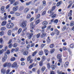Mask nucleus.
Returning <instances> with one entry per match:
<instances>
[{
  "label": "nucleus",
  "instance_id": "f257e3e1",
  "mask_svg": "<svg viewBox=\"0 0 74 74\" xmlns=\"http://www.w3.org/2000/svg\"><path fill=\"white\" fill-rule=\"evenodd\" d=\"M30 32H31V34L27 32L26 33V34L27 36H28V38L29 39H30L32 37V36L33 35V31L31 30Z\"/></svg>",
  "mask_w": 74,
  "mask_h": 74
},
{
  "label": "nucleus",
  "instance_id": "f03ea898",
  "mask_svg": "<svg viewBox=\"0 0 74 74\" xmlns=\"http://www.w3.org/2000/svg\"><path fill=\"white\" fill-rule=\"evenodd\" d=\"M14 26L13 23H10L6 25V27L8 29H11Z\"/></svg>",
  "mask_w": 74,
  "mask_h": 74
},
{
  "label": "nucleus",
  "instance_id": "7ed1b4c3",
  "mask_svg": "<svg viewBox=\"0 0 74 74\" xmlns=\"http://www.w3.org/2000/svg\"><path fill=\"white\" fill-rule=\"evenodd\" d=\"M11 66V64L10 63L5 62L3 65V67H10Z\"/></svg>",
  "mask_w": 74,
  "mask_h": 74
},
{
  "label": "nucleus",
  "instance_id": "20e7f679",
  "mask_svg": "<svg viewBox=\"0 0 74 74\" xmlns=\"http://www.w3.org/2000/svg\"><path fill=\"white\" fill-rule=\"evenodd\" d=\"M21 27H25L26 26V23H25V21H23V22L21 24Z\"/></svg>",
  "mask_w": 74,
  "mask_h": 74
},
{
  "label": "nucleus",
  "instance_id": "39448f33",
  "mask_svg": "<svg viewBox=\"0 0 74 74\" xmlns=\"http://www.w3.org/2000/svg\"><path fill=\"white\" fill-rule=\"evenodd\" d=\"M19 9V6H15L13 8V11H17Z\"/></svg>",
  "mask_w": 74,
  "mask_h": 74
},
{
  "label": "nucleus",
  "instance_id": "423d86ee",
  "mask_svg": "<svg viewBox=\"0 0 74 74\" xmlns=\"http://www.w3.org/2000/svg\"><path fill=\"white\" fill-rule=\"evenodd\" d=\"M54 32L56 33L57 36H58V35H59L60 33V31L58 30L57 29H55Z\"/></svg>",
  "mask_w": 74,
  "mask_h": 74
},
{
  "label": "nucleus",
  "instance_id": "0eeeda50",
  "mask_svg": "<svg viewBox=\"0 0 74 74\" xmlns=\"http://www.w3.org/2000/svg\"><path fill=\"white\" fill-rule=\"evenodd\" d=\"M47 35V33H42L41 35V38H44Z\"/></svg>",
  "mask_w": 74,
  "mask_h": 74
},
{
  "label": "nucleus",
  "instance_id": "6e6552de",
  "mask_svg": "<svg viewBox=\"0 0 74 74\" xmlns=\"http://www.w3.org/2000/svg\"><path fill=\"white\" fill-rule=\"evenodd\" d=\"M53 10H49L48 11V12L49 14H51V15H53L54 14V12H52Z\"/></svg>",
  "mask_w": 74,
  "mask_h": 74
},
{
  "label": "nucleus",
  "instance_id": "1a4fd4ad",
  "mask_svg": "<svg viewBox=\"0 0 74 74\" xmlns=\"http://www.w3.org/2000/svg\"><path fill=\"white\" fill-rule=\"evenodd\" d=\"M16 66H17L16 62H14L12 64V67L13 68H14L15 67H16Z\"/></svg>",
  "mask_w": 74,
  "mask_h": 74
},
{
  "label": "nucleus",
  "instance_id": "9d476101",
  "mask_svg": "<svg viewBox=\"0 0 74 74\" xmlns=\"http://www.w3.org/2000/svg\"><path fill=\"white\" fill-rule=\"evenodd\" d=\"M73 12V11L72 10H70L69 13L68 14V15L69 16H71V15H72V12Z\"/></svg>",
  "mask_w": 74,
  "mask_h": 74
},
{
  "label": "nucleus",
  "instance_id": "9b49d317",
  "mask_svg": "<svg viewBox=\"0 0 74 74\" xmlns=\"http://www.w3.org/2000/svg\"><path fill=\"white\" fill-rule=\"evenodd\" d=\"M6 23H7V21H4L1 23V25L2 26H5L6 25Z\"/></svg>",
  "mask_w": 74,
  "mask_h": 74
},
{
  "label": "nucleus",
  "instance_id": "f8f14e48",
  "mask_svg": "<svg viewBox=\"0 0 74 74\" xmlns=\"http://www.w3.org/2000/svg\"><path fill=\"white\" fill-rule=\"evenodd\" d=\"M44 52L45 53V54L46 56H47L48 55V53H49V51H48L47 49H45L44 50Z\"/></svg>",
  "mask_w": 74,
  "mask_h": 74
},
{
  "label": "nucleus",
  "instance_id": "ddd939ff",
  "mask_svg": "<svg viewBox=\"0 0 74 74\" xmlns=\"http://www.w3.org/2000/svg\"><path fill=\"white\" fill-rule=\"evenodd\" d=\"M30 25L31 27V28H32V29H33L34 28V25H33V22H31L30 23Z\"/></svg>",
  "mask_w": 74,
  "mask_h": 74
},
{
  "label": "nucleus",
  "instance_id": "4468645a",
  "mask_svg": "<svg viewBox=\"0 0 74 74\" xmlns=\"http://www.w3.org/2000/svg\"><path fill=\"white\" fill-rule=\"evenodd\" d=\"M48 24V22L46 21H44L42 23V25L44 26H46Z\"/></svg>",
  "mask_w": 74,
  "mask_h": 74
},
{
  "label": "nucleus",
  "instance_id": "2eb2a0df",
  "mask_svg": "<svg viewBox=\"0 0 74 74\" xmlns=\"http://www.w3.org/2000/svg\"><path fill=\"white\" fill-rule=\"evenodd\" d=\"M34 63H33L32 64H31L29 66V69H32V67H34Z\"/></svg>",
  "mask_w": 74,
  "mask_h": 74
},
{
  "label": "nucleus",
  "instance_id": "dca6fc26",
  "mask_svg": "<svg viewBox=\"0 0 74 74\" xmlns=\"http://www.w3.org/2000/svg\"><path fill=\"white\" fill-rule=\"evenodd\" d=\"M74 25V21H72L70 23V26H73Z\"/></svg>",
  "mask_w": 74,
  "mask_h": 74
},
{
  "label": "nucleus",
  "instance_id": "f3484780",
  "mask_svg": "<svg viewBox=\"0 0 74 74\" xmlns=\"http://www.w3.org/2000/svg\"><path fill=\"white\" fill-rule=\"evenodd\" d=\"M6 71H5V69H3L1 70V73L3 74H5Z\"/></svg>",
  "mask_w": 74,
  "mask_h": 74
},
{
  "label": "nucleus",
  "instance_id": "a211bd4d",
  "mask_svg": "<svg viewBox=\"0 0 74 74\" xmlns=\"http://www.w3.org/2000/svg\"><path fill=\"white\" fill-rule=\"evenodd\" d=\"M29 8H26L24 10V12H25V13H26V12H27L29 11Z\"/></svg>",
  "mask_w": 74,
  "mask_h": 74
},
{
  "label": "nucleus",
  "instance_id": "6ab92c4d",
  "mask_svg": "<svg viewBox=\"0 0 74 74\" xmlns=\"http://www.w3.org/2000/svg\"><path fill=\"white\" fill-rule=\"evenodd\" d=\"M11 33H12L11 30H9L8 32V36H10V35H11Z\"/></svg>",
  "mask_w": 74,
  "mask_h": 74
},
{
  "label": "nucleus",
  "instance_id": "aec40b11",
  "mask_svg": "<svg viewBox=\"0 0 74 74\" xmlns=\"http://www.w3.org/2000/svg\"><path fill=\"white\" fill-rule=\"evenodd\" d=\"M40 66H42L43 65V61L42 60L40 61L39 63Z\"/></svg>",
  "mask_w": 74,
  "mask_h": 74
},
{
  "label": "nucleus",
  "instance_id": "412c9836",
  "mask_svg": "<svg viewBox=\"0 0 74 74\" xmlns=\"http://www.w3.org/2000/svg\"><path fill=\"white\" fill-rule=\"evenodd\" d=\"M31 17H32V16H31V14H29L27 16L26 18L27 19H30V18Z\"/></svg>",
  "mask_w": 74,
  "mask_h": 74
},
{
  "label": "nucleus",
  "instance_id": "4be33fe9",
  "mask_svg": "<svg viewBox=\"0 0 74 74\" xmlns=\"http://www.w3.org/2000/svg\"><path fill=\"white\" fill-rule=\"evenodd\" d=\"M28 54V51H25L23 52V54L24 55H27Z\"/></svg>",
  "mask_w": 74,
  "mask_h": 74
},
{
  "label": "nucleus",
  "instance_id": "5701e85b",
  "mask_svg": "<svg viewBox=\"0 0 74 74\" xmlns=\"http://www.w3.org/2000/svg\"><path fill=\"white\" fill-rule=\"evenodd\" d=\"M43 51H41L39 52L38 54L39 55H43Z\"/></svg>",
  "mask_w": 74,
  "mask_h": 74
},
{
  "label": "nucleus",
  "instance_id": "b1692460",
  "mask_svg": "<svg viewBox=\"0 0 74 74\" xmlns=\"http://www.w3.org/2000/svg\"><path fill=\"white\" fill-rule=\"evenodd\" d=\"M42 3L43 6H45L46 5V1H43Z\"/></svg>",
  "mask_w": 74,
  "mask_h": 74
},
{
  "label": "nucleus",
  "instance_id": "393cba45",
  "mask_svg": "<svg viewBox=\"0 0 74 74\" xmlns=\"http://www.w3.org/2000/svg\"><path fill=\"white\" fill-rule=\"evenodd\" d=\"M37 51H35L32 54V56H34L36 55V54H37Z\"/></svg>",
  "mask_w": 74,
  "mask_h": 74
},
{
  "label": "nucleus",
  "instance_id": "a878e982",
  "mask_svg": "<svg viewBox=\"0 0 74 74\" xmlns=\"http://www.w3.org/2000/svg\"><path fill=\"white\" fill-rule=\"evenodd\" d=\"M9 1H10V4H12L15 1V0H9Z\"/></svg>",
  "mask_w": 74,
  "mask_h": 74
},
{
  "label": "nucleus",
  "instance_id": "bb28decb",
  "mask_svg": "<svg viewBox=\"0 0 74 74\" xmlns=\"http://www.w3.org/2000/svg\"><path fill=\"white\" fill-rule=\"evenodd\" d=\"M57 58L58 59H61V57H62V55H61V54H58L57 55Z\"/></svg>",
  "mask_w": 74,
  "mask_h": 74
},
{
  "label": "nucleus",
  "instance_id": "cd10ccee",
  "mask_svg": "<svg viewBox=\"0 0 74 74\" xmlns=\"http://www.w3.org/2000/svg\"><path fill=\"white\" fill-rule=\"evenodd\" d=\"M32 3V1H31L28 2H27L26 3V5H29L30 4V3Z\"/></svg>",
  "mask_w": 74,
  "mask_h": 74
},
{
  "label": "nucleus",
  "instance_id": "c85d7f7f",
  "mask_svg": "<svg viewBox=\"0 0 74 74\" xmlns=\"http://www.w3.org/2000/svg\"><path fill=\"white\" fill-rule=\"evenodd\" d=\"M40 19H38L35 22V25H37V24H38L39 23H40Z\"/></svg>",
  "mask_w": 74,
  "mask_h": 74
},
{
  "label": "nucleus",
  "instance_id": "c756f323",
  "mask_svg": "<svg viewBox=\"0 0 74 74\" xmlns=\"http://www.w3.org/2000/svg\"><path fill=\"white\" fill-rule=\"evenodd\" d=\"M31 59V56H29L27 58V61L29 62Z\"/></svg>",
  "mask_w": 74,
  "mask_h": 74
},
{
  "label": "nucleus",
  "instance_id": "7c9ffc66",
  "mask_svg": "<svg viewBox=\"0 0 74 74\" xmlns=\"http://www.w3.org/2000/svg\"><path fill=\"white\" fill-rule=\"evenodd\" d=\"M61 3H62V1H60L59 2H58L57 4V6L59 7Z\"/></svg>",
  "mask_w": 74,
  "mask_h": 74
},
{
  "label": "nucleus",
  "instance_id": "2f4dec72",
  "mask_svg": "<svg viewBox=\"0 0 74 74\" xmlns=\"http://www.w3.org/2000/svg\"><path fill=\"white\" fill-rule=\"evenodd\" d=\"M21 32H22V29L20 28L18 29V30L17 32L18 34H20V33H21Z\"/></svg>",
  "mask_w": 74,
  "mask_h": 74
},
{
  "label": "nucleus",
  "instance_id": "473e14b6",
  "mask_svg": "<svg viewBox=\"0 0 74 74\" xmlns=\"http://www.w3.org/2000/svg\"><path fill=\"white\" fill-rule=\"evenodd\" d=\"M69 62H66L65 64V67H67L68 65H69Z\"/></svg>",
  "mask_w": 74,
  "mask_h": 74
},
{
  "label": "nucleus",
  "instance_id": "72a5a7b5",
  "mask_svg": "<svg viewBox=\"0 0 74 74\" xmlns=\"http://www.w3.org/2000/svg\"><path fill=\"white\" fill-rule=\"evenodd\" d=\"M47 66L48 69H49L51 67V65H50V64L49 63H48L47 64Z\"/></svg>",
  "mask_w": 74,
  "mask_h": 74
},
{
  "label": "nucleus",
  "instance_id": "f704fd0d",
  "mask_svg": "<svg viewBox=\"0 0 74 74\" xmlns=\"http://www.w3.org/2000/svg\"><path fill=\"white\" fill-rule=\"evenodd\" d=\"M51 67L53 70H54L55 69V66L54 65H51Z\"/></svg>",
  "mask_w": 74,
  "mask_h": 74
},
{
  "label": "nucleus",
  "instance_id": "c9c22d12",
  "mask_svg": "<svg viewBox=\"0 0 74 74\" xmlns=\"http://www.w3.org/2000/svg\"><path fill=\"white\" fill-rule=\"evenodd\" d=\"M47 13V11L45 10L42 13V15H44L45 14H46Z\"/></svg>",
  "mask_w": 74,
  "mask_h": 74
},
{
  "label": "nucleus",
  "instance_id": "e433bc0d",
  "mask_svg": "<svg viewBox=\"0 0 74 74\" xmlns=\"http://www.w3.org/2000/svg\"><path fill=\"white\" fill-rule=\"evenodd\" d=\"M15 15L16 16H20V13H18L17 12H16L15 13Z\"/></svg>",
  "mask_w": 74,
  "mask_h": 74
},
{
  "label": "nucleus",
  "instance_id": "4c0bfd02",
  "mask_svg": "<svg viewBox=\"0 0 74 74\" xmlns=\"http://www.w3.org/2000/svg\"><path fill=\"white\" fill-rule=\"evenodd\" d=\"M5 29H6L5 27H1V30H2V31H3V30H5Z\"/></svg>",
  "mask_w": 74,
  "mask_h": 74
},
{
  "label": "nucleus",
  "instance_id": "58836bf2",
  "mask_svg": "<svg viewBox=\"0 0 74 74\" xmlns=\"http://www.w3.org/2000/svg\"><path fill=\"white\" fill-rule=\"evenodd\" d=\"M4 49H2L1 50L0 49V55L2 54L3 52H4Z\"/></svg>",
  "mask_w": 74,
  "mask_h": 74
},
{
  "label": "nucleus",
  "instance_id": "ea45409f",
  "mask_svg": "<svg viewBox=\"0 0 74 74\" xmlns=\"http://www.w3.org/2000/svg\"><path fill=\"white\" fill-rule=\"evenodd\" d=\"M70 47L71 48H73L74 47V44L73 43L71 44L70 45Z\"/></svg>",
  "mask_w": 74,
  "mask_h": 74
},
{
  "label": "nucleus",
  "instance_id": "a19ab883",
  "mask_svg": "<svg viewBox=\"0 0 74 74\" xmlns=\"http://www.w3.org/2000/svg\"><path fill=\"white\" fill-rule=\"evenodd\" d=\"M55 51V49H52L50 51V53H52L53 52Z\"/></svg>",
  "mask_w": 74,
  "mask_h": 74
},
{
  "label": "nucleus",
  "instance_id": "79ce46f5",
  "mask_svg": "<svg viewBox=\"0 0 74 74\" xmlns=\"http://www.w3.org/2000/svg\"><path fill=\"white\" fill-rule=\"evenodd\" d=\"M4 8H4V6H2L1 8V10L2 11H3V12H5L4 11Z\"/></svg>",
  "mask_w": 74,
  "mask_h": 74
},
{
  "label": "nucleus",
  "instance_id": "37998d69",
  "mask_svg": "<svg viewBox=\"0 0 74 74\" xmlns=\"http://www.w3.org/2000/svg\"><path fill=\"white\" fill-rule=\"evenodd\" d=\"M40 35H41V34L40 33H39L37 34L36 35V38H38L40 37Z\"/></svg>",
  "mask_w": 74,
  "mask_h": 74
},
{
  "label": "nucleus",
  "instance_id": "c03bdc74",
  "mask_svg": "<svg viewBox=\"0 0 74 74\" xmlns=\"http://www.w3.org/2000/svg\"><path fill=\"white\" fill-rule=\"evenodd\" d=\"M17 46H18V44L17 43H15L13 45V47H14L15 48H16Z\"/></svg>",
  "mask_w": 74,
  "mask_h": 74
},
{
  "label": "nucleus",
  "instance_id": "a18cd8bd",
  "mask_svg": "<svg viewBox=\"0 0 74 74\" xmlns=\"http://www.w3.org/2000/svg\"><path fill=\"white\" fill-rule=\"evenodd\" d=\"M45 56H43L42 57V61H44L45 60Z\"/></svg>",
  "mask_w": 74,
  "mask_h": 74
},
{
  "label": "nucleus",
  "instance_id": "49530a36",
  "mask_svg": "<svg viewBox=\"0 0 74 74\" xmlns=\"http://www.w3.org/2000/svg\"><path fill=\"white\" fill-rule=\"evenodd\" d=\"M45 70V67L43 66L41 70L42 71H44Z\"/></svg>",
  "mask_w": 74,
  "mask_h": 74
},
{
  "label": "nucleus",
  "instance_id": "de8ad7c7",
  "mask_svg": "<svg viewBox=\"0 0 74 74\" xmlns=\"http://www.w3.org/2000/svg\"><path fill=\"white\" fill-rule=\"evenodd\" d=\"M4 34V32L3 31H1L0 32V36H3Z\"/></svg>",
  "mask_w": 74,
  "mask_h": 74
},
{
  "label": "nucleus",
  "instance_id": "09e8293b",
  "mask_svg": "<svg viewBox=\"0 0 74 74\" xmlns=\"http://www.w3.org/2000/svg\"><path fill=\"white\" fill-rule=\"evenodd\" d=\"M18 2H15L13 4V5H18Z\"/></svg>",
  "mask_w": 74,
  "mask_h": 74
},
{
  "label": "nucleus",
  "instance_id": "8fccbe9b",
  "mask_svg": "<svg viewBox=\"0 0 74 74\" xmlns=\"http://www.w3.org/2000/svg\"><path fill=\"white\" fill-rule=\"evenodd\" d=\"M58 19H56L54 21V23H58Z\"/></svg>",
  "mask_w": 74,
  "mask_h": 74
},
{
  "label": "nucleus",
  "instance_id": "3c124183",
  "mask_svg": "<svg viewBox=\"0 0 74 74\" xmlns=\"http://www.w3.org/2000/svg\"><path fill=\"white\" fill-rule=\"evenodd\" d=\"M6 60L7 59L5 58H3L2 59V61L3 62H5Z\"/></svg>",
  "mask_w": 74,
  "mask_h": 74
},
{
  "label": "nucleus",
  "instance_id": "603ef678",
  "mask_svg": "<svg viewBox=\"0 0 74 74\" xmlns=\"http://www.w3.org/2000/svg\"><path fill=\"white\" fill-rule=\"evenodd\" d=\"M4 58H5V59H7V54H6V53H5V54L4 55Z\"/></svg>",
  "mask_w": 74,
  "mask_h": 74
},
{
  "label": "nucleus",
  "instance_id": "864d4df0",
  "mask_svg": "<svg viewBox=\"0 0 74 74\" xmlns=\"http://www.w3.org/2000/svg\"><path fill=\"white\" fill-rule=\"evenodd\" d=\"M35 45V44L33 43H32L31 45V47H34Z\"/></svg>",
  "mask_w": 74,
  "mask_h": 74
},
{
  "label": "nucleus",
  "instance_id": "5fc2aeb1",
  "mask_svg": "<svg viewBox=\"0 0 74 74\" xmlns=\"http://www.w3.org/2000/svg\"><path fill=\"white\" fill-rule=\"evenodd\" d=\"M20 9L21 10H23L24 9V7L23 6H22L20 7Z\"/></svg>",
  "mask_w": 74,
  "mask_h": 74
},
{
  "label": "nucleus",
  "instance_id": "6e6d98bb",
  "mask_svg": "<svg viewBox=\"0 0 74 74\" xmlns=\"http://www.w3.org/2000/svg\"><path fill=\"white\" fill-rule=\"evenodd\" d=\"M11 60L12 61H14V60H15V58L14 57H12L11 58Z\"/></svg>",
  "mask_w": 74,
  "mask_h": 74
},
{
  "label": "nucleus",
  "instance_id": "4d7b16f0",
  "mask_svg": "<svg viewBox=\"0 0 74 74\" xmlns=\"http://www.w3.org/2000/svg\"><path fill=\"white\" fill-rule=\"evenodd\" d=\"M20 74H27L25 72L21 71L20 73Z\"/></svg>",
  "mask_w": 74,
  "mask_h": 74
},
{
  "label": "nucleus",
  "instance_id": "13d9d810",
  "mask_svg": "<svg viewBox=\"0 0 74 74\" xmlns=\"http://www.w3.org/2000/svg\"><path fill=\"white\" fill-rule=\"evenodd\" d=\"M32 70L34 72H36V68H34L32 69Z\"/></svg>",
  "mask_w": 74,
  "mask_h": 74
},
{
  "label": "nucleus",
  "instance_id": "bf43d9fd",
  "mask_svg": "<svg viewBox=\"0 0 74 74\" xmlns=\"http://www.w3.org/2000/svg\"><path fill=\"white\" fill-rule=\"evenodd\" d=\"M10 5L9 4L8 5H7L6 7V9H8V8H10Z\"/></svg>",
  "mask_w": 74,
  "mask_h": 74
},
{
  "label": "nucleus",
  "instance_id": "052dcab7",
  "mask_svg": "<svg viewBox=\"0 0 74 74\" xmlns=\"http://www.w3.org/2000/svg\"><path fill=\"white\" fill-rule=\"evenodd\" d=\"M54 47V45L53 44H51L50 46V48H53Z\"/></svg>",
  "mask_w": 74,
  "mask_h": 74
},
{
  "label": "nucleus",
  "instance_id": "680f3d73",
  "mask_svg": "<svg viewBox=\"0 0 74 74\" xmlns=\"http://www.w3.org/2000/svg\"><path fill=\"white\" fill-rule=\"evenodd\" d=\"M55 34V32H53L51 33V36H54Z\"/></svg>",
  "mask_w": 74,
  "mask_h": 74
},
{
  "label": "nucleus",
  "instance_id": "e2e57ef3",
  "mask_svg": "<svg viewBox=\"0 0 74 74\" xmlns=\"http://www.w3.org/2000/svg\"><path fill=\"white\" fill-rule=\"evenodd\" d=\"M33 20H34V18L32 17L30 18V19L29 21L30 22H32V21H33Z\"/></svg>",
  "mask_w": 74,
  "mask_h": 74
},
{
  "label": "nucleus",
  "instance_id": "0e129e2a",
  "mask_svg": "<svg viewBox=\"0 0 74 74\" xmlns=\"http://www.w3.org/2000/svg\"><path fill=\"white\" fill-rule=\"evenodd\" d=\"M45 44H42L41 45V46H40V47L41 48H43V47H44V46H45Z\"/></svg>",
  "mask_w": 74,
  "mask_h": 74
},
{
  "label": "nucleus",
  "instance_id": "69168bd1",
  "mask_svg": "<svg viewBox=\"0 0 74 74\" xmlns=\"http://www.w3.org/2000/svg\"><path fill=\"white\" fill-rule=\"evenodd\" d=\"M59 59V60H58V61L59 62H60V63H61L62 61V58H60Z\"/></svg>",
  "mask_w": 74,
  "mask_h": 74
},
{
  "label": "nucleus",
  "instance_id": "338daca9",
  "mask_svg": "<svg viewBox=\"0 0 74 74\" xmlns=\"http://www.w3.org/2000/svg\"><path fill=\"white\" fill-rule=\"evenodd\" d=\"M12 47V44H10V45H9V47L10 48H11V47Z\"/></svg>",
  "mask_w": 74,
  "mask_h": 74
},
{
  "label": "nucleus",
  "instance_id": "774afa93",
  "mask_svg": "<svg viewBox=\"0 0 74 74\" xmlns=\"http://www.w3.org/2000/svg\"><path fill=\"white\" fill-rule=\"evenodd\" d=\"M30 45H28L27 46H26V49H29V48H30Z\"/></svg>",
  "mask_w": 74,
  "mask_h": 74
}]
</instances>
